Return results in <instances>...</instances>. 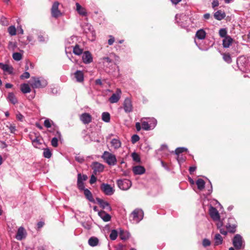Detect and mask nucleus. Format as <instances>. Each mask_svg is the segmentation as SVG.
I'll list each match as a JSON object with an SVG mask.
<instances>
[{
    "label": "nucleus",
    "mask_w": 250,
    "mask_h": 250,
    "mask_svg": "<svg viewBox=\"0 0 250 250\" xmlns=\"http://www.w3.org/2000/svg\"><path fill=\"white\" fill-rule=\"evenodd\" d=\"M8 99L10 102L14 104L18 102L15 95L13 93H10L8 94Z\"/></svg>",
    "instance_id": "nucleus-37"
},
{
    "label": "nucleus",
    "mask_w": 250,
    "mask_h": 250,
    "mask_svg": "<svg viewBox=\"0 0 250 250\" xmlns=\"http://www.w3.org/2000/svg\"><path fill=\"white\" fill-rule=\"evenodd\" d=\"M103 60L104 61V62H107L108 63H110L112 62L111 60L109 57H104Z\"/></svg>",
    "instance_id": "nucleus-63"
},
{
    "label": "nucleus",
    "mask_w": 250,
    "mask_h": 250,
    "mask_svg": "<svg viewBox=\"0 0 250 250\" xmlns=\"http://www.w3.org/2000/svg\"><path fill=\"white\" fill-rule=\"evenodd\" d=\"M135 127L138 131H140L141 129V125L140 123H136L135 124Z\"/></svg>",
    "instance_id": "nucleus-61"
},
{
    "label": "nucleus",
    "mask_w": 250,
    "mask_h": 250,
    "mask_svg": "<svg viewBox=\"0 0 250 250\" xmlns=\"http://www.w3.org/2000/svg\"><path fill=\"white\" fill-rule=\"evenodd\" d=\"M196 183L197 186L198 187V188L199 190H201L204 188L205 182L204 181V180H203L202 179H199L197 180Z\"/></svg>",
    "instance_id": "nucleus-34"
},
{
    "label": "nucleus",
    "mask_w": 250,
    "mask_h": 250,
    "mask_svg": "<svg viewBox=\"0 0 250 250\" xmlns=\"http://www.w3.org/2000/svg\"><path fill=\"white\" fill-rule=\"evenodd\" d=\"M83 192L87 200L92 203L95 202L92 193L88 189L86 188L85 189H84Z\"/></svg>",
    "instance_id": "nucleus-27"
},
{
    "label": "nucleus",
    "mask_w": 250,
    "mask_h": 250,
    "mask_svg": "<svg viewBox=\"0 0 250 250\" xmlns=\"http://www.w3.org/2000/svg\"><path fill=\"white\" fill-rule=\"evenodd\" d=\"M58 140L57 138L54 137L51 140V145L54 147H57L58 145Z\"/></svg>",
    "instance_id": "nucleus-51"
},
{
    "label": "nucleus",
    "mask_w": 250,
    "mask_h": 250,
    "mask_svg": "<svg viewBox=\"0 0 250 250\" xmlns=\"http://www.w3.org/2000/svg\"><path fill=\"white\" fill-rule=\"evenodd\" d=\"M8 32L11 36H15L16 34V29L15 26L11 25L8 28Z\"/></svg>",
    "instance_id": "nucleus-39"
},
{
    "label": "nucleus",
    "mask_w": 250,
    "mask_h": 250,
    "mask_svg": "<svg viewBox=\"0 0 250 250\" xmlns=\"http://www.w3.org/2000/svg\"><path fill=\"white\" fill-rule=\"evenodd\" d=\"M210 245V242L208 239H204L203 241V245L204 247H206Z\"/></svg>",
    "instance_id": "nucleus-54"
},
{
    "label": "nucleus",
    "mask_w": 250,
    "mask_h": 250,
    "mask_svg": "<svg viewBox=\"0 0 250 250\" xmlns=\"http://www.w3.org/2000/svg\"><path fill=\"white\" fill-rule=\"evenodd\" d=\"M187 148L185 147H178L175 149V153L176 155H178L180 153H182L184 151H187Z\"/></svg>",
    "instance_id": "nucleus-46"
},
{
    "label": "nucleus",
    "mask_w": 250,
    "mask_h": 250,
    "mask_svg": "<svg viewBox=\"0 0 250 250\" xmlns=\"http://www.w3.org/2000/svg\"><path fill=\"white\" fill-rule=\"evenodd\" d=\"M140 139V137L138 135L134 134L131 137V142L133 144L136 143Z\"/></svg>",
    "instance_id": "nucleus-50"
},
{
    "label": "nucleus",
    "mask_w": 250,
    "mask_h": 250,
    "mask_svg": "<svg viewBox=\"0 0 250 250\" xmlns=\"http://www.w3.org/2000/svg\"><path fill=\"white\" fill-rule=\"evenodd\" d=\"M209 213L210 217L214 221L219 220L220 215L216 208L211 206L209 209Z\"/></svg>",
    "instance_id": "nucleus-13"
},
{
    "label": "nucleus",
    "mask_w": 250,
    "mask_h": 250,
    "mask_svg": "<svg viewBox=\"0 0 250 250\" xmlns=\"http://www.w3.org/2000/svg\"><path fill=\"white\" fill-rule=\"evenodd\" d=\"M102 158L110 166H114L116 164L117 159L115 155L105 151L101 156Z\"/></svg>",
    "instance_id": "nucleus-4"
},
{
    "label": "nucleus",
    "mask_w": 250,
    "mask_h": 250,
    "mask_svg": "<svg viewBox=\"0 0 250 250\" xmlns=\"http://www.w3.org/2000/svg\"><path fill=\"white\" fill-rule=\"evenodd\" d=\"M214 18L218 21H221L225 18L226 14L221 10H218L214 14Z\"/></svg>",
    "instance_id": "nucleus-25"
},
{
    "label": "nucleus",
    "mask_w": 250,
    "mask_h": 250,
    "mask_svg": "<svg viewBox=\"0 0 250 250\" xmlns=\"http://www.w3.org/2000/svg\"><path fill=\"white\" fill-rule=\"evenodd\" d=\"M75 160L80 163H82L84 162V158L83 157L77 155L75 156Z\"/></svg>",
    "instance_id": "nucleus-52"
},
{
    "label": "nucleus",
    "mask_w": 250,
    "mask_h": 250,
    "mask_svg": "<svg viewBox=\"0 0 250 250\" xmlns=\"http://www.w3.org/2000/svg\"><path fill=\"white\" fill-rule=\"evenodd\" d=\"M123 108L126 113H130L133 111V105L131 100L126 98L123 103Z\"/></svg>",
    "instance_id": "nucleus-10"
},
{
    "label": "nucleus",
    "mask_w": 250,
    "mask_h": 250,
    "mask_svg": "<svg viewBox=\"0 0 250 250\" xmlns=\"http://www.w3.org/2000/svg\"><path fill=\"white\" fill-rule=\"evenodd\" d=\"M43 155L45 158H50L52 156V153L50 149L46 148L43 150Z\"/></svg>",
    "instance_id": "nucleus-41"
},
{
    "label": "nucleus",
    "mask_w": 250,
    "mask_h": 250,
    "mask_svg": "<svg viewBox=\"0 0 250 250\" xmlns=\"http://www.w3.org/2000/svg\"><path fill=\"white\" fill-rule=\"evenodd\" d=\"M233 245L237 250L244 249L245 247L244 242L242 236L239 234H236L233 238Z\"/></svg>",
    "instance_id": "nucleus-6"
},
{
    "label": "nucleus",
    "mask_w": 250,
    "mask_h": 250,
    "mask_svg": "<svg viewBox=\"0 0 250 250\" xmlns=\"http://www.w3.org/2000/svg\"><path fill=\"white\" fill-rule=\"evenodd\" d=\"M206 33L203 29L198 30L196 33V37L199 40H203L205 38Z\"/></svg>",
    "instance_id": "nucleus-30"
},
{
    "label": "nucleus",
    "mask_w": 250,
    "mask_h": 250,
    "mask_svg": "<svg viewBox=\"0 0 250 250\" xmlns=\"http://www.w3.org/2000/svg\"><path fill=\"white\" fill-rule=\"evenodd\" d=\"M101 190L106 195H111L114 192V188L109 184L103 183L100 186Z\"/></svg>",
    "instance_id": "nucleus-8"
},
{
    "label": "nucleus",
    "mask_w": 250,
    "mask_h": 250,
    "mask_svg": "<svg viewBox=\"0 0 250 250\" xmlns=\"http://www.w3.org/2000/svg\"><path fill=\"white\" fill-rule=\"evenodd\" d=\"M233 39L231 37L228 36L224 38L223 40V46L224 48H229L232 44Z\"/></svg>",
    "instance_id": "nucleus-22"
},
{
    "label": "nucleus",
    "mask_w": 250,
    "mask_h": 250,
    "mask_svg": "<svg viewBox=\"0 0 250 250\" xmlns=\"http://www.w3.org/2000/svg\"><path fill=\"white\" fill-rule=\"evenodd\" d=\"M23 116L20 113H18L17 115H16V118L17 119L20 121H23Z\"/></svg>",
    "instance_id": "nucleus-58"
},
{
    "label": "nucleus",
    "mask_w": 250,
    "mask_h": 250,
    "mask_svg": "<svg viewBox=\"0 0 250 250\" xmlns=\"http://www.w3.org/2000/svg\"><path fill=\"white\" fill-rule=\"evenodd\" d=\"M219 36L225 38L226 37H228L227 35V30L226 28H221L219 30Z\"/></svg>",
    "instance_id": "nucleus-42"
},
{
    "label": "nucleus",
    "mask_w": 250,
    "mask_h": 250,
    "mask_svg": "<svg viewBox=\"0 0 250 250\" xmlns=\"http://www.w3.org/2000/svg\"><path fill=\"white\" fill-rule=\"evenodd\" d=\"M218 222L216 224L217 227L218 228H220L223 226V222L220 219L219 220H217Z\"/></svg>",
    "instance_id": "nucleus-62"
},
{
    "label": "nucleus",
    "mask_w": 250,
    "mask_h": 250,
    "mask_svg": "<svg viewBox=\"0 0 250 250\" xmlns=\"http://www.w3.org/2000/svg\"><path fill=\"white\" fill-rule=\"evenodd\" d=\"M77 186L79 189L81 190L86 189L84 188V183L82 181V175L80 173L78 174Z\"/></svg>",
    "instance_id": "nucleus-29"
},
{
    "label": "nucleus",
    "mask_w": 250,
    "mask_h": 250,
    "mask_svg": "<svg viewBox=\"0 0 250 250\" xmlns=\"http://www.w3.org/2000/svg\"><path fill=\"white\" fill-rule=\"evenodd\" d=\"M38 39L40 42H44L47 40V38L45 37L43 35L40 34L38 36Z\"/></svg>",
    "instance_id": "nucleus-48"
},
{
    "label": "nucleus",
    "mask_w": 250,
    "mask_h": 250,
    "mask_svg": "<svg viewBox=\"0 0 250 250\" xmlns=\"http://www.w3.org/2000/svg\"><path fill=\"white\" fill-rule=\"evenodd\" d=\"M121 90L120 89H117L116 93L113 94L109 98V101L110 103L111 104L117 103L121 98Z\"/></svg>",
    "instance_id": "nucleus-12"
},
{
    "label": "nucleus",
    "mask_w": 250,
    "mask_h": 250,
    "mask_svg": "<svg viewBox=\"0 0 250 250\" xmlns=\"http://www.w3.org/2000/svg\"><path fill=\"white\" fill-rule=\"evenodd\" d=\"M76 11L77 12L82 16H86L87 12L85 8L82 7L79 3H76Z\"/></svg>",
    "instance_id": "nucleus-20"
},
{
    "label": "nucleus",
    "mask_w": 250,
    "mask_h": 250,
    "mask_svg": "<svg viewBox=\"0 0 250 250\" xmlns=\"http://www.w3.org/2000/svg\"><path fill=\"white\" fill-rule=\"evenodd\" d=\"M152 123L149 124L148 122L146 121L142 122V126L143 129L148 130L150 129L151 127H154L157 124V121L154 118L151 119Z\"/></svg>",
    "instance_id": "nucleus-15"
},
{
    "label": "nucleus",
    "mask_w": 250,
    "mask_h": 250,
    "mask_svg": "<svg viewBox=\"0 0 250 250\" xmlns=\"http://www.w3.org/2000/svg\"><path fill=\"white\" fill-rule=\"evenodd\" d=\"M131 156H132V159L134 161L137 162H140V158L139 155L137 153H136L135 152H133L132 153Z\"/></svg>",
    "instance_id": "nucleus-49"
},
{
    "label": "nucleus",
    "mask_w": 250,
    "mask_h": 250,
    "mask_svg": "<svg viewBox=\"0 0 250 250\" xmlns=\"http://www.w3.org/2000/svg\"><path fill=\"white\" fill-rule=\"evenodd\" d=\"M219 4V1L218 0H213L212 2V7L215 8L218 6Z\"/></svg>",
    "instance_id": "nucleus-59"
},
{
    "label": "nucleus",
    "mask_w": 250,
    "mask_h": 250,
    "mask_svg": "<svg viewBox=\"0 0 250 250\" xmlns=\"http://www.w3.org/2000/svg\"><path fill=\"white\" fill-rule=\"evenodd\" d=\"M145 168L140 166L134 167L133 168V171L135 174L141 175L145 172Z\"/></svg>",
    "instance_id": "nucleus-23"
},
{
    "label": "nucleus",
    "mask_w": 250,
    "mask_h": 250,
    "mask_svg": "<svg viewBox=\"0 0 250 250\" xmlns=\"http://www.w3.org/2000/svg\"><path fill=\"white\" fill-rule=\"evenodd\" d=\"M60 3L58 1H55L53 3L51 8V15L53 17L57 18L61 16L62 13L59 10V5Z\"/></svg>",
    "instance_id": "nucleus-9"
},
{
    "label": "nucleus",
    "mask_w": 250,
    "mask_h": 250,
    "mask_svg": "<svg viewBox=\"0 0 250 250\" xmlns=\"http://www.w3.org/2000/svg\"><path fill=\"white\" fill-rule=\"evenodd\" d=\"M0 23L3 26H7L9 24V22L7 19L3 17L0 18Z\"/></svg>",
    "instance_id": "nucleus-47"
},
{
    "label": "nucleus",
    "mask_w": 250,
    "mask_h": 250,
    "mask_svg": "<svg viewBox=\"0 0 250 250\" xmlns=\"http://www.w3.org/2000/svg\"><path fill=\"white\" fill-rule=\"evenodd\" d=\"M73 52L75 55H80L83 53V49L78 45H76L73 48Z\"/></svg>",
    "instance_id": "nucleus-38"
},
{
    "label": "nucleus",
    "mask_w": 250,
    "mask_h": 250,
    "mask_svg": "<svg viewBox=\"0 0 250 250\" xmlns=\"http://www.w3.org/2000/svg\"><path fill=\"white\" fill-rule=\"evenodd\" d=\"M0 68H1L3 71L8 72L9 74H11L13 72V67L8 64L0 63Z\"/></svg>",
    "instance_id": "nucleus-24"
},
{
    "label": "nucleus",
    "mask_w": 250,
    "mask_h": 250,
    "mask_svg": "<svg viewBox=\"0 0 250 250\" xmlns=\"http://www.w3.org/2000/svg\"><path fill=\"white\" fill-rule=\"evenodd\" d=\"M196 169V167H191L189 168V171L190 174H192L193 172H194Z\"/></svg>",
    "instance_id": "nucleus-64"
},
{
    "label": "nucleus",
    "mask_w": 250,
    "mask_h": 250,
    "mask_svg": "<svg viewBox=\"0 0 250 250\" xmlns=\"http://www.w3.org/2000/svg\"><path fill=\"white\" fill-rule=\"evenodd\" d=\"M26 235V232L22 227H20L17 231L16 238L18 240H21L23 238H25Z\"/></svg>",
    "instance_id": "nucleus-18"
},
{
    "label": "nucleus",
    "mask_w": 250,
    "mask_h": 250,
    "mask_svg": "<svg viewBox=\"0 0 250 250\" xmlns=\"http://www.w3.org/2000/svg\"><path fill=\"white\" fill-rule=\"evenodd\" d=\"M29 83L33 88H42L47 85V82L45 80L36 77H32Z\"/></svg>",
    "instance_id": "nucleus-2"
},
{
    "label": "nucleus",
    "mask_w": 250,
    "mask_h": 250,
    "mask_svg": "<svg viewBox=\"0 0 250 250\" xmlns=\"http://www.w3.org/2000/svg\"><path fill=\"white\" fill-rule=\"evenodd\" d=\"M102 119L106 123L109 122L110 120V114L107 112H103L102 115Z\"/></svg>",
    "instance_id": "nucleus-36"
},
{
    "label": "nucleus",
    "mask_w": 250,
    "mask_h": 250,
    "mask_svg": "<svg viewBox=\"0 0 250 250\" xmlns=\"http://www.w3.org/2000/svg\"><path fill=\"white\" fill-rule=\"evenodd\" d=\"M8 128H9V129L11 133H15V132L16 130V126L15 125H10Z\"/></svg>",
    "instance_id": "nucleus-56"
},
{
    "label": "nucleus",
    "mask_w": 250,
    "mask_h": 250,
    "mask_svg": "<svg viewBox=\"0 0 250 250\" xmlns=\"http://www.w3.org/2000/svg\"><path fill=\"white\" fill-rule=\"evenodd\" d=\"M30 77V74L28 72H25L21 76V79H28Z\"/></svg>",
    "instance_id": "nucleus-53"
},
{
    "label": "nucleus",
    "mask_w": 250,
    "mask_h": 250,
    "mask_svg": "<svg viewBox=\"0 0 250 250\" xmlns=\"http://www.w3.org/2000/svg\"><path fill=\"white\" fill-rule=\"evenodd\" d=\"M118 187L122 190H127L131 186V182L128 179L118 180L117 181Z\"/></svg>",
    "instance_id": "nucleus-7"
},
{
    "label": "nucleus",
    "mask_w": 250,
    "mask_h": 250,
    "mask_svg": "<svg viewBox=\"0 0 250 250\" xmlns=\"http://www.w3.org/2000/svg\"><path fill=\"white\" fill-rule=\"evenodd\" d=\"M99 239L96 237H91L88 241V244L91 247L97 246L99 244Z\"/></svg>",
    "instance_id": "nucleus-28"
},
{
    "label": "nucleus",
    "mask_w": 250,
    "mask_h": 250,
    "mask_svg": "<svg viewBox=\"0 0 250 250\" xmlns=\"http://www.w3.org/2000/svg\"><path fill=\"white\" fill-rule=\"evenodd\" d=\"M223 58L224 60L227 63H230L231 62V58L229 53L223 54Z\"/></svg>",
    "instance_id": "nucleus-40"
},
{
    "label": "nucleus",
    "mask_w": 250,
    "mask_h": 250,
    "mask_svg": "<svg viewBox=\"0 0 250 250\" xmlns=\"http://www.w3.org/2000/svg\"><path fill=\"white\" fill-rule=\"evenodd\" d=\"M96 200L98 203L99 204V205L102 208H106L109 211H111L112 208L110 207L109 204L107 202L105 201L104 200L100 199L99 198H97Z\"/></svg>",
    "instance_id": "nucleus-17"
},
{
    "label": "nucleus",
    "mask_w": 250,
    "mask_h": 250,
    "mask_svg": "<svg viewBox=\"0 0 250 250\" xmlns=\"http://www.w3.org/2000/svg\"><path fill=\"white\" fill-rule=\"evenodd\" d=\"M114 42V38L112 36H110V39L108 41V44L112 45Z\"/></svg>",
    "instance_id": "nucleus-60"
},
{
    "label": "nucleus",
    "mask_w": 250,
    "mask_h": 250,
    "mask_svg": "<svg viewBox=\"0 0 250 250\" xmlns=\"http://www.w3.org/2000/svg\"><path fill=\"white\" fill-rule=\"evenodd\" d=\"M80 119L84 124H88L92 121L91 116L87 113H84L81 114L80 116Z\"/></svg>",
    "instance_id": "nucleus-16"
},
{
    "label": "nucleus",
    "mask_w": 250,
    "mask_h": 250,
    "mask_svg": "<svg viewBox=\"0 0 250 250\" xmlns=\"http://www.w3.org/2000/svg\"><path fill=\"white\" fill-rule=\"evenodd\" d=\"M83 60L84 63H89L92 62V57L89 51H85L83 53Z\"/></svg>",
    "instance_id": "nucleus-19"
},
{
    "label": "nucleus",
    "mask_w": 250,
    "mask_h": 250,
    "mask_svg": "<svg viewBox=\"0 0 250 250\" xmlns=\"http://www.w3.org/2000/svg\"><path fill=\"white\" fill-rule=\"evenodd\" d=\"M44 125L47 127L49 128L51 127V121L49 119H46L44 122Z\"/></svg>",
    "instance_id": "nucleus-55"
},
{
    "label": "nucleus",
    "mask_w": 250,
    "mask_h": 250,
    "mask_svg": "<svg viewBox=\"0 0 250 250\" xmlns=\"http://www.w3.org/2000/svg\"><path fill=\"white\" fill-rule=\"evenodd\" d=\"M236 225L235 223V220L233 218L228 219V223L226 225V228L231 233H234L236 231Z\"/></svg>",
    "instance_id": "nucleus-11"
},
{
    "label": "nucleus",
    "mask_w": 250,
    "mask_h": 250,
    "mask_svg": "<svg viewBox=\"0 0 250 250\" xmlns=\"http://www.w3.org/2000/svg\"><path fill=\"white\" fill-rule=\"evenodd\" d=\"M21 90L23 93H29L31 91V88L27 83H23L21 85Z\"/></svg>",
    "instance_id": "nucleus-32"
},
{
    "label": "nucleus",
    "mask_w": 250,
    "mask_h": 250,
    "mask_svg": "<svg viewBox=\"0 0 250 250\" xmlns=\"http://www.w3.org/2000/svg\"><path fill=\"white\" fill-rule=\"evenodd\" d=\"M91 167L95 174H96L97 172H102L104 169V165L97 162H93L91 165Z\"/></svg>",
    "instance_id": "nucleus-14"
},
{
    "label": "nucleus",
    "mask_w": 250,
    "mask_h": 250,
    "mask_svg": "<svg viewBox=\"0 0 250 250\" xmlns=\"http://www.w3.org/2000/svg\"><path fill=\"white\" fill-rule=\"evenodd\" d=\"M93 29L92 26L89 23H86L83 26V30L86 33L88 31L92 32H93Z\"/></svg>",
    "instance_id": "nucleus-43"
},
{
    "label": "nucleus",
    "mask_w": 250,
    "mask_h": 250,
    "mask_svg": "<svg viewBox=\"0 0 250 250\" xmlns=\"http://www.w3.org/2000/svg\"><path fill=\"white\" fill-rule=\"evenodd\" d=\"M98 215L104 222H108L111 219V216L104 210L99 211Z\"/></svg>",
    "instance_id": "nucleus-21"
},
{
    "label": "nucleus",
    "mask_w": 250,
    "mask_h": 250,
    "mask_svg": "<svg viewBox=\"0 0 250 250\" xmlns=\"http://www.w3.org/2000/svg\"><path fill=\"white\" fill-rule=\"evenodd\" d=\"M29 136L32 141L33 146L36 148H40L43 139L40 134L38 132H31Z\"/></svg>",
    "instance_id": "nucleus-1"
},
{
    "label": "nucleus",
    "mask_w": 250,
    "mask_h": 250,
    "mask_svg": "<svg viewBox=\"0 0 250 250\" xmlns=\"http://www.w3.org/2000/svg\"><path fill=\"white\" fill-rule=\"evenodd\" d=\"M117 236L118 232L117 230L115 229L112 230L109 235L110 239L112 240H115L117 238Z\"/></svg>",
    "instance_id": "nucleus-44"
},
{
    "label": "nucleus",
    "mask_w": 250,
    "mask_h": 250,
    "mask_svg": "<svg viewBox=\"0 0 250 250\" xmlns=\"http://www.w3.org/2000/svg\"><path fill=\"white\" fill-rule=\"evenodd\" d=\"M237 64L240 69H250V58L240 56L237 60Z\"/></svg>",
    "instance_id": "nucleus-3"
},
{
    "label": "nucleus",
    "mask_w": 250,
    "mask_h": 250,
    "mask_svg": "<svg viewBox=\"0 0 250 250\" xmlns=\"http://www.w3.org/2000/svg\"><path fill=\"white\" fill-rule=\"evenodd\" d=\"M13 58L15 61H19L22 59V55L20 53L15 52L13 54Z\"/></svg>",
    "instance_id": "nucleus-45"
},
{
    "label": "nucleus",
    "mask_w": 250,
    "mask_h": 250,
    "mask_svg": "<svg viewBox=\"0 0 250 250\" xmlns=\"http://www.w3.org/2000/svg\"><path fill=\"white\" fill-rule=\"evenodd\" d=\"M214 245L217 246L221 244L223 241L222 237L219 234H216L214 237Z\"/></svg>",
    "instance_id": "nucleus-33"
},
{
    "label": "nucleus",
    "mask_w": 250,
    "mask_h": 250,
    "mask_svg": "<svg viewBox=\"0 0 250 250\" xmlns=\"http://www.w3.org/2000/svg\"><path fill=\"white\" fill-rule=\"evenodd\" d=\"M119 236L122 240H125L129 237V233L127 231L121 230L120 232Z\"/></svg>",
    "instance_id": "nucleus-35"
},
{
    "label": "nucleus",
    "mask_w": 250,
    "mask_h": 250,
    "mask_svg": "<svg viewBox=\"0 0 250 250\" xmlns=\"http://www.w3.org/2000/svg\"><path fill=\"white\" fill-rule=\"evenodd\" d=\"M111 145L115 149H118L121 146L120 141L117 139H113L111 141Z\"/></svg>",
    "instance_id": "nucleus-31"
},
{
    "label": "nucleus",
    "mask_w": 250,
    "mask_h": 250,
    "mask_svg": "<svg viewBox=\"0 0 250 250\" xmlns=\"http://www.w3.org/2000/svg\"><path fill=\"white\" fill-rule=\"evenodd\" d=\"M144 217L143 211L139 208H136L133 211L130 215V218H132V220L134 223H138L142 220Z\"/></svg>",
    "instance_id": "nucleus-5"
},
{
    "label": "nucleus",
    "mask_w": 250,
    "mask_h": 250,
    "mask_svg": "<svg viewBox=\"0 0 250 250\" xmlns=\"http://www.w3.org/2000/svg\"><path fill=\"white\" fill-rule=\"evenodd\" d=\"M96 180L97 178L94 175H92L90 177L89 183H90V184H93L96 182Z\"/></svg>",
    "instance_id": "nucleus-57"
},
{
    "label": "nucleus",
    "mask_w": 250,
    "mask_h": 250,
    "mask_svg": "<svg viewBox=\"0 0 250 250\" xmlns=\"http://www.w3.org/2000/svg\"><path fill=\"white\" fill-rule=\"evenodd\" d=\"M74 75L78 82L81 83L83 81V73L82 71L77 70L74 73Z\"/></svg>",
    "instance_id": "nucleus-26"
}]
</instances>
